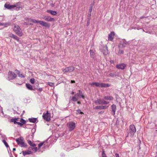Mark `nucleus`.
I'll return each instance as SVG.
<instances>
[{"instance_id": "1", "label": "nucleus", "mask_w": 157, "mask_h": 157, "mask_svg": "<svg viewBox=\"0 0 157 157\" xmlns=\"http://www.w3.org/2000/svg\"><path fill=\"white\" fill-rule=\"evenodd\" d=\"M13 30L14 32L18 35L21 36L23 35L22 30L20 27L17 25H14Z\"/></svg>"}, {"instance_id": "2", "label": "nucleus", "mask_w": 157, "mask_h": 157, "mask_svg": "<svg viewBox=\"0 0 157 157\" xmlns=\"http://www.w3.org/2000/svg\"><path fill=\"white\" fill-rule=\"evenodd\" d=\"M90 85H91L92 86H95L97 87H109V85L108 84H105L102 83L98 82H92L90 83Z\"/></svg>"}, {"instance_id": "3", "label": "nucleus", "mask_w": 157, "mask_h": 157, "mask_svg": "<svg viewBox=\"0 0 157 157\" xmlns=\"http://www.w3.org/2000/svg\"><path fill=\"white\" fill-rule=\"evenodd\" d=\"M15 140L17 144L21 147H25L27 146V144L25 143L22 137L16 139Z\"/></svg>"}, {"instance_id": "4", "label": "nucleus", "mask_w": 157, "mask_h": 157, "mask_svg": "<svg viewBox=\"0 0 157 157\" xmlns=\"http://www.w3.org/2000/svg\"><path fill=\"white\" fill-rule=\"evenodd\" d=\"M36 148H34L32 147H29V150L26 151H22V153L24 156H25L27 155H30L32 154L33 152L31 151L32 150L34 151H36Z\"/></svg>"}, {"instance_id": "5", "label": "nucleus", "mask_w": 157, "mask_h": 157, "mask_svg": "<svg viewBox=\"0 0 157 157\" xmlns=\"http://www.w3.org/2000/svg\"><path fill=\"white\" fill-rule=\"evenodd\" d=\"M96 105H106L109 103V102L105 101L103 99H98L95 101Z\"/></svg>"}, {"instance_id": "6", "label": "nucleus", "mask_w": 157, "mask_h": 157, "mask_svg": "<svg viewBox=\"0 0 157 157\" xmlns=\"http://www.w3.org/2000/svg\"><path fill=\"white\" fill-rule=\"evenodd\" d=\"M67 125L69 130L70 131H72L75 127V124L71 122H68L67 124Z\"/></svg>"}, {"instance_id": "7", "label": "nucleus", "mask_w": 157, "mask_h": 157, "mask_svg": "<svg viewBox=\"0 0 157 157\" xmlns=\"http://www.w3.org/2000/svg\"><path fill=\"white\" fill-rule=\"evenodd\" d=\"M43 117L44 120L47 121H49L50 120V114L48 113V111L45 113H43Z\"/></svg>"}, {"instance_id": "8", "label": "nucleus", "mask_w": 157, "mask_h": 157, "mask_svg": "<svg viewBox=\"0 0 157 157\" xmlns=\"http://www.w3.org/2000/svg\"><path fill=\"white\" fill-rule=\"evenodd\" d=\"M75 68L73 66H71L65 68V69H63L62 70L64 73L67 72H71L74 70Z\"/></svg>"}, {"instance_id": "9", "label": "nucleus", "mask_w": 157, "mask_h": 157, "mask_svg": "<svg viewBox=\"0 0 157 157\" xmlns=\"http://www.w3.org/2000/svg\"><path fill=\"white\" fill-rule=\"evenodd\" d=\"M16 75L12 72L9 71L8 73V78L9 80H12L16 77Z\"/></svg>"}, {"instance_id": "10", "label": "nucleus", "mask_w": 157, "mask_h": 157, "mask_svg": "<svg viewBox=\"0 0 157 157\" xmlns=\"http://www.w3.org/2000/svg\"><path fill=\"white\" fill-rule=\"evenodd\" d=\"M101 51L104 55H107L108 54V51L106 45H105L101 49Z\"/></svg>"}, {"instance_id": "11", "label": "nucleus", "mask_w": 157, "mask_h": 157, "mask_svg": "<svg viewBox=\"0 0 157 157\" xmlns=\"http://www.w3.org/2000/svg\"><path fill=\"white\" fill-rule=\"evenodd\" d=\"M108 107V105L97 106H95L94 109H107Z\"/></svg>"}, {"instance_id": "12", "label": "nucleus", "mask_w": 157, "mask_h": 157, "mask_svg": "<svg viewBox=\"0 0 157 157\" xmlns=\"http://www.w3.org/2000/svg\"><path fill=\"white\" fill-rule=\"evenodd\" d=\"M129 128L131 130V133L134 134L136 131V128L134 125L133 124L129 126Z\"/></svg>"}, {"instance_id": "13", "label": "nucleus", "mask_w": 157, "mask_h": 157, "mask_svg": "<svg viewBox=\"0 0 157 157\" xmlns=\"http://www.w3.org/2000/svg\"><path fill=\"white\" fill-rule=\"evenodd\" d=\"M78 92V93L75 94V96H76L78 98H82L83 99H84L85 97L83 94L82 92L80 90H79Z\"/></svg>"}, {"instance_id": "14", "label": "nucleus", "mask_w": 157, "mask_h": 157, "mask_svg": "<svg viewBox=\"0 0 157 157\" xmlns=\"http://www.w3.org/2000/svg\"><path fill=\"white\" fill-rule=\"evenodd\" d=\"M111 112L112 114L113 115H114L115 114V112L116 110V106L114 104L112 105L111 106Z\"/></svg>"}, {"instance_id": "15", "label": "nucleus", "mask_w": 157, "mask_h": 157, "mask_svg": "<svg viewBox=\"0 0 157 157\" xmlns=\"http://www.w3.org/2000/svg\"><path fill=\"white\" fill-rule=\"evenodd\" d=\"M21 2H17L14 5V9L17 10H19L21 7Z\"/></svg>"}, {"instance_id": "16", "label": "nucleus", "mask_w": 157, "mask_h": 157, "mask_svg": "<svg viewBox=\"0 0 157 157\" xmlns=\"http://www.w3.org/2000/svg\"><path fill=\"white\" fill-rule=\"evenodd\" d=\"M126 67V65L124 63H121L120 64H118L117 65V68L121 69H123Z\"/></svg>"}, {"instance_id": "17", "label": "nucleus", "mask_w": 157, "mask_h": 157, "mask_svg": "<svg viewBox=\"0 0 157 157\" xmlns=\"http://www.w3.org/2000/svg\"><path fill=\"white\" fill-rule=\"evenodd\" d=\"M114 35V33L112 32L109 35L108 40L112 41L113 39V37Z\"/></svg>"}, {"instance_id": "18", "label": "nucleus", "mask_w": 157, "mask_h": 157, "mask_svg": "<svg viewBox=\"0 0 157 157\" xmlns=\"http://www.w3.org/2000/svg\"><path fill=\"white\" fill-rule=\"evenodd\" d=\"M29 120L30 122L33 123H36L38 121L37 119L35 118H29Z\"/></svg>"}, {"instance_id": "19", "label": "nucleus", "mask_w": 157, "mask_h": 157, "mask_svg": "<svg viewBox=\"0 0 157 157\" xmlns=\"http://www.w3.org/2000/svg\"><path fill=\"white\" fill-rule=\"evenodd\" d=\"M5 7L9 9H14V5H9L8 4H5L4 6Z\"/></svg>"}, {"instance_id": "20", "label": "nucleus", "mask_w": 157, "mask_h": 157, "mask_svg": "<svg viewBox=\"0 0 157 157\" xmlns=\"http://www.w3.org/2000/svg\"><path fill=\"white\" fill-rule=\"evenodd\" d=\"M39 23L40 24L42 25L43 26L46 27H48L49 26V25L48 23L46 22L43 21H39Z\"/></svg>"}, {"instance_id": "21", "label": "nucleus", "mask_w": 157, "mask_h": 157, "mask_svg": "<svg viewBox=\"0 0 157 157\" xmlns=\"http://www.w3.org/2000/svg\"><path fill=\"white\" fill-rule=\"evenodd\" d=\"M46 11L47 12L53 15H56L57 13V12L56 11H52L50 10H47Z\"/></svg>"}, {"instance_id": "22", "label": "nucleus", "mask_w": 157, "mask_h": 157, "mask_svg": "<svg viewBox=\"0 0 157 157\" xmlns=\"http://www.w3.org/2000/svg\"><path fill=\"white\" fill-rule=\"evenodd\" d=\"M104 98L105 100H113V98L111 96H105Z\"/></svg>"}, {"instance_id": "23", "label": "nucleus", "mask_w": 157, "mask_h": 157, "mask_svg": "<svg viewBox=\"0 0 157 157\" xmlns=\"http://www.w3.org/2000/svg\"><path fill=\"white\" fill-rule=\"evenodd\" d=\"M9 36L10 37H11L13 38V39H15L17 40H18L19 39L18 37H17V36L13 35V34H12L11 33L10 34Z\"/></svg>"}, {"instance_id": "24", "label": "nucleus", "mask_w": 157, "mask_h": 157, "mask_svg": "<svg viewBox=\"0 0 157 157\" xmlns=\"http://www.w3.org/2000/svg\"><path fill=\"white\" fill-rule=\"evenodd\" d=\"M47 143V141H44L43 142H42L40 143L38 145V147L39 148H40L42 146L44 145V147H45V144H44V143Z\"/></svg>"}, {"instance_id": "25", "label": "nucleus", "mask_w": 157, "mask_h": 157, "mask_svg": "<svg viewBox=\"0 0 157 157\" xmlns=\"http://www.w3.org/2000/svg\"><path fill=\"white\" fill-rule=\"evenodd\" d=\"M18 118H15L11 119L10 120V122H13L14 124H16L17 123V121H18Z\"/></svg>"}, {"instance_id": "26", "label": "nucleus", "mask_w": 157, "mask_h": 157, "mask_svg": "<svg viewBox=\"0 0 157 157\" xmlns=\"http://www.w3.org/2000/svg\"><path fill=\"white\" fill-rule=\"evenodd\" d=\"M54 20V18H52L49 16H47L46 19V20L47 21H51Z\"/></svg>"}, {"instance_id": "27", "label": "nucleus", "mask_w": 157, "mask_h": 157, "mask_svg": "<svg viewBox=\"0 0 157 157\" xmlns=\"http://www.w3.org/2000/svg\"><path fill=\"white\" fill-rule=\"evenodd\" d=\"M26 87L29 90H32L33 89L32 86L29 84H26Z\"/></svg>"}, {"instance_id": "28", "label": "nucleus", "mask_w": 157, "mask_h": 157, "mask_svg": "<svg viewBox=\"0 0 157 157\" xmlns=\"http://www.w3.org/2000/svg\"><path fill=\"white\" fill-rule=\"evenodd\" d=\"M28 143L31 146L34 147L35 146V144L34 143H32L30 140H28Z\"/></svg>"}, {"instance_id": "29", "label": "nucleus", "mask_w": 157, "mask_h": 157, "mask_svg": "<svg viewBox=\"0 0 157 157\" xmlns=\"http://www.w3.org/2000/svg\"><path fill=\"white\" fill-rule=\"evenodd\" d=\"M16 73L18 74V76L20 77H24L22 75V74H20L19 71L18 70L16 71Z\"/></svg>"}, {"instance_id": "30", "label": "nucleus", "mask_w": 157, "mask_h": 157, "mask_svg": "<svg viewBox=\"0 0 157 157\" xmlns=\"http://www.w3.org/2000/svg\"><path fill=\"white\" fill-rule=\"evenodd\" d=\"M78 97L75 95V96L72 97V100L73 101H76L78 100Z\"/></svg>"}, {"instance_id": "31", "label": "nucleus", "mask_w": 157, "mask_h": 157, "mask_svg": "<svg viewBox=\"0 0 157 157\" xmlns=\"http://www.w3.org/2000/svg\"><path fill=\"white\" fill-rule=\"evenodd\" d=\"M47 85H48L52 87H53L54 86V83L48 82H47Z\"/></svg>"}, {"instance_id": "32", "label": "nucleus", "mask_w": 157, "mask_h": 157, "mask_svg": "<svg viewBox=\"0 0 157 157\" xmlns=\"http://www.w3.org/2000/svg\"><path fill=\"white\" fill-rule=\"evenodd\" d=\"M3 25L2 26H3L4 27H7L10 25V24L9 23H3Z\"/></svg>"}, {"instance_id": "33", "label": "nucleus", "mask_w": 157, "mask_h": 157, "mask_svg": "<svg viewBox=\"0 0 157 157\" xmlns=\"http://www.w3.org/2000/svg\"><path fill=\"white\" fill-rule=\"evenodd\" d=\"M76 114H83V113L82 112H81V111L80 110L78 109V110H77Z\"/></svg>"}, {"instance_id": "34", "label": "nucleus", "mask_w": 157, "mask_h": 157, "mask_svg": "<svg viewBox=\"0 0 157 157\" xmlns=\"http://www.w3.org/2000/svg\"><path fill=\"white\" fill-rule=\"evenodd\" d=\"M2 142L7 147H9L6 142L5 140H3Z\"/></svg>"}, {"instance_id": "35", "label": "nucleus", "mask_w": 157, "mask_h": 157, "mask_svg": "<svg viewBox=\"0 0 157 157\" xmlns=\"http://www.w3.org/2000/svg\"><path fill=\"white\" fill-rule=\"evenodd\" d=\"M123 41V43L122 44V46L124 47L125 46V45L127 44H128V43L127 42H126L125 41V40H124Z\"/></svg>"}, {"instance_id": "36", "label": "nucleus", "mask_w": 157, "mask_h": 157, "mask_svg": "<svg viewBox=\"0 0 157 157\" xmlns=\"http://www.w3.org/2000/svg\"><path fill=\"white\" fill-rule=\"evenodd\" d=\"M25 20L26 21H27L29 22H32L33 19L31 18H25Z\"/></svg>"}, {"instance_id": "37", "label": "nucleus", "mask_w": 157, "mask_h": 157, "mask_svg": "<svg viewBox=\"0 0 157 157\" xmlns=\"http://www.w3.org/2000/svg\"><path fill=\"white\" fill-rule=\"evenodd\" d=\"M1 110V114H0V116H1L3 117V112L2 111V108L0 106V110Z\"/></svg>"}, {"instance_id": "38", "label": "nucleus", "mask_w": 157, "mask_h": 157, "mask_svg": "<svg viewBox=\"0 0 157 157\" xmlns=\"http://www.w3.org/2000/svg\"><path fill=\"white\" fill-rule=\"evenodd\" d=\"M20 121L21 122V123L22 124V125L25 123V121L22 118L20 119Z\"/></svg>"}, {"instance_id": "39", "label": "nucleus", "mask_w": 157, "mask_h": 157, "mask_svg": "<svg viewBox=\"0 0 157 157\" xmlns=\"http://www.w3.org/2000/svg\"><path fill=\"white\" fill-rule=\"evenodd\" d=\"M90 56L92 57H93L94 54V52H93V51L92 50H91L90 51Z\"/></svg>"}, {"instance_id": "40", "label": "nucleus", "mask_w": 157, "mask_h": 157, "mask_svg": "<svg viewBox=\"0 0 157 157\" xmlns=\"http://www.w3.org/2000/svg\"><path fill=\"white\" fill-rule=\"evenodd\" d=\"M30 82L32 84H34L35 82V79L33 78H31L30 80Z\"/></svg>"}, {"instance_id": "41", "label": "nucleus", "mask_w": 157, "mask_h": 157, "mask_svg": "<svg viewBox=\"0 0 157 157\" xmlns=\"http://www.w3.org/2000/svg\"><path fill=\"white\" fill-rule=\"evenodd\" d=\"M102 157H107L104 151H103L102 152Z\"/></svg>"}, {"instance_id": "42", "label": "nucleus", "mask_w": 157, "mask_h": 157, "mask_svg": "<svg viewBox=\"0 0 157 157\" xmlns=\"http://www.w3.org/2000/svg\"><path fill=\"white\" fill-rule=\"evenodd\" d=\"M39 21H36V20L33 19L32 22L34 23H38Z\"/></svg>"}, {"instance_id": "43", "label": "nucleus", "mask_w": 157, "mask_h": 157, "mask_svg": "<svg viewBox=\"0 0 157 157\" xmlns=\"http://www.w3.org/2000/svg\"><path fill=\"white\" fill-rule=\"evenodd\" d=\"M92 6H90V9L89 10V11L90 13H91V12L92 11Z\"/></svg>"}, {"instance_id": "44", "label": "nucleus", "mask_w": 157, "mask_h": 157, "mask_svg": "<svg viewBox=\"0 0 157 157\" xmlns=\"http://www.w3.org/2000/svg\"><path fill=\"white\" fill-rule=\"evenodd\" d=\"M16 124H17L18 125L21 126L23 125L21 123V122H17V123Z\"/></svg>"}, {"instance_id": "45", "label": "nucleus", "mask_w": 157, "mask_h": 157, "mask_svg": "<svg viewBox=\"0 0 157 157\" xmlns=\"http://www.w3.org/2000/svg\"><path fill=\"white\" fill-rule=\"evenodd\" d=\"M104 111H101L98 112V114H102V113H104Z\"/></svg>"}, {"instance_id": "46", "label": "nucleus", "mask_w": 157, "mask_h": 157, "mask_svg": "<svg viewBox=\"0 0 157 157\" xmlns=\"http://www.w3.org/2000/svg\"><path fill=\"white\" fill-rule=\"evenodd\" d=\"M115 157H119V155L117 153H116L115 155Z\"/></svg>"}, {"instance_id": "47", "label": "nucleus", "mask_w": 157, "mask_h": 157, "mask_svg": "<svg viewBox=\"0 0 157 157\" xmlns=\"http://www.w3.org/2000/svg\"><path fill=\"white\" fill-rule=\"evenodd\" d=\"M47 16H44V17H43V18L44 19H45V20H46V17H47Z\"/></svg>"}, {"instance_id": "48", "label": "nucleus", "mask_w": 157, "mask_h": 157, "mask_svg": "<svg viewBox=\"0 0 157 157\" xmlns=\"http://www.w3.org/2000/svg\"><path fill=\"white\" fill-rule=\"evenodd\" d=\"M147 18V17H144V16H142L140 17V19H142L144 18Z\"/></svg>"}, {"instance_id": "49", "label": "nucleus", "mask_w": 157, "mask_h": 157, "mask_svg": "<svg viewBox=\"0 0 157 157\" xmlns=\"http://www.w3.org/2000/svg\"><path fill=\"white\" fill-rule=\"evenodd\" d=\"M71 83H74L75 82V81H74V80H71Z\"/></svg>"}, {"instance_id": "50", "label": "nucleus", "mask_w": 157, "mask_h": 157, "mask_svg": "<svg viewBox=\"0 0 157 157\" xmlns=\"http://www.w3.org/2000/svg\"><path fill=\"white\" fill-rule=\"evenodd\" d=\"M3 25V23L0 22V26H2Z\"/></svg>"}, {"instance_id": "51", "label": "nucleus", "mask_w": 157, "mask_h": 157, "mask_svg": "<svg viewBox=\"0 0 157 157\" xmlns=\"http://www.w3.org/2000/svg\"><path fill=\"white\" fill-rule=\"evenodd\" d=\"M16 151V149L15 148H13V151Z\"/></svg>"}, {"instance_id": "52", "label": "nucleus", "mask_w": 157, "mask_h": 157, "mask_svg": "<svg viewBox=\"0 0 157 157\" xmlns=\"http://www.w3.org/2000/svg\"><path fill=\"white\" fill-rule=\"evenodd\" d=\"M77 103L78 104H81V102L80 101H78Z\"/></svg>"}, {"instance_id": "53", "label": "nucleus", "mask_w": 157, "mask_h": 157, "mask_svg": "<svg viewBox=\"0 0 157 157\" xmlns=\"http://www.w3.org/2000/svg\"><path fill=\"white\" fill-rule=\"evenodd\" d=\"M110 76H113V75H112V73H111L110 74Z\"/></svg>"}, {"instance_id": "54", "label": "nucleus", "mask_w": 157, "mask_h": 157, "mask_svg": "<svg viewBox=\"0 0 157 157\" xmlns=\"http://www.w3.org/2000/svg\"><path fill=\"white\" fill-rule=\"evenodd\" d=\"M74 92L73 91H72L71 93V94H74Z\"/></svg>"}, {"instance_id": "55", "label": "nucleus", "mask_w": 157, "mask_h": 157, "mask_svg": "<svg viewBox=\"0 0 157 157\" xmlns=\"http://www.w3.org/2000/svg\"><path fill=\"white\" fill-rule=\"evenodd\" d=\"M91 13H90L89 14V17H90V16L91 15Z\"/></svg>"}, {"instance_id": "56", "label": "nucleus", "mask_w": 157, "mask_h": 157, "mask_svg": "<svg viewBox=\"0 0 157 157\" xmlns=\"http://www.w3.org/2000/svg\"><path fill=\"white\" fill-rule=\"evenodd\" d=\"M123 51H121V52L120 53L121 54L123 53Z\"/></svg>"}, {"instance_id": "57", "label": "nucleus", "mask_w": 157, "mask_h": 157, "mask_svg": "<svg viewBox=\"0 0 157 157\" xmlns=\"http://www.w3.org/2000/svg\"><path fill=\"white\" fill-rule=\"evenodd\" d=\"M110 63H113V61H112H112H110Z\"/></svg>"}, {"instance_id": "58", "label": "nucleus", "mask_w": 157, "mask_h": 157, "mask_svg": "<svg viewBox=\"0 0 157 157\" xmlns=\"http://www.w3.org/2000/svg\"><path fill=\"white\" fill-rule=\"evenodd\" d=\"M89 23H87V24H88V25H89Z\"/></svg>"}, {"instance_id": "59", "label": "nucleus", "mask_w": 157, "mask_h": 157, "mask_svg": "<svg viewBox=\"0 0 157 157\" xmlns=\"http://www.w3.org/2000/svg\"><path fill=\"white\" fill-rule=\"evenodd\" d=\"M89 23H87V24H88V25H89Z\"/></svg>"}, {"instance_id": "60", "label": "nucleus", "mask_w": 157, "mask_h": 157, "mask_svg": "<svg viewBox=\"0 0 157 157\" xmlns=\"http://www.w3.org/2000/svg\"><path fill=\"white\" fill-rule=\"evenodd\" d=\"M89 23H87V24H88V25H89Z\"/></svg>"}]
</instances>
